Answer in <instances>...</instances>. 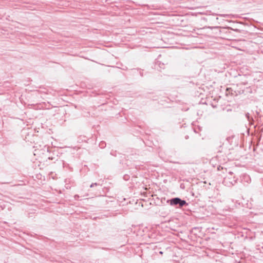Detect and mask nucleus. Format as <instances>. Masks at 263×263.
<instances>
[{
	"mask_svg": "<svg viewBox=\"0 0 263 263\" xmlns=\"http://www.w3.org/2000/svg\"><path fill=\"white\" fill-rule=\"evenodd\" d=\"M233 173L232 172H229L228 176L224 177L223 183L224 185L230 187L237 183L238 178L235 176H233Z\"/></svg>",
	"mask_w": 263,
	"mask_h": 263,
	"instance_id": "nucleus-1",
	"label": "nucleus"
},
{
	"mask_svg": "<svg viewBox=\"0 0 263 263\" xmlns=\"http://www.w3.org/2000/svg\"><path fill=\"white\" fill-rule=\"evenodd\" d=\"M167 203H170L172 206H177L178 208H182L183 206L188 205V203L184 200H182L179 197L173 198L167 200Z\"/></svg>",
	"mask_w": 263,
	"mask_h": 263,
	"instance_id": "nucleus-2",
	"label": "nucleus"
},
{
	"mask_svg": "<svg viewBox=\"0 0 263 263\" xmlns=\"http://www.w3.org/2000/svg\"><path fill=\"white\" fill-rule=\"evenodd\" d=\"M241 180L242 182H247V183H249L251 182V178L248 175L243 174L241 176Z\"/></svg>",
	"mask_w": 263,
	"mask_h": 263,
	"instance_id": "nucleus-3",
	"label": "nucleus"
},
{
	"mask_svg": "<svg viewBox=\"0 0 263 263\" xmlns=\"http://www.w3.org/2000/svg\"><path fill=\"white\" fill-rule=\"evenodd\" d=\"M246 117L247 118L250 124H253L254 120L252 117H250L249 113L246 114Z\"/></svg>",
	"mask_w": 263,
	"mask_h": 263,
	"instance_id": "nucleus-4",
	"label": "nucleus"
},
{
	"mask_svg": "<svg viewBox=\"0 0 263 263\" xmlns=\"http://www.w3.org/2000/svg\"><path fill=\"white\" fill-rule=\"evenodd\" d=\"M226 95L227 96L228 95H233V90L231 88H227L226 91Z\"/></svg>",
	"mask_w": 263,
	"mask_h": 263,
	"instance_id": "nucleus-5",
	"label": "nucleus"
},
{
	"mask_svg": "<svg viewBox=\"0 0 263 263\" xmlns=\"http://www.w3.org/2000/svg\"><path fill=\"white\" fill-rule=\"evenodd\" d=\"M105 145H106V143L105 142H103V141L101 142L99 144V146L101 148L104 147L105 146Z\"/></svg>",
	"mask_w": 263,
	"mask_h": 263,
	"instance_id": "nucleus-6",
	"label": "nucleus"
},
{
	"mask_svg": "<svg viewBox=\"0 0 263 263\" xmlns=\"http://www.w3.org/2000/svg\"><path fill=\"white\" fill-rule=\"evenodd\" d=\"M98 185V183H92V184L90 185V187H93V186H96V185Z\"/></svg>",
	"mask_w": 263,
	"mask_h": 263,
	"instance_id": "nucleus-7",
	"label": "nucleus"
},
{
	"mask_svg": "<svg viewBox=\"0 0 263 263\" xmlns=\"http://www.w3.org/2000/svg\"><path fill=\"white\" fill-rule=\"evenodd\" d=\"M79 197V195H76L74 196V199H75L76 200H78Z\"/></svg>",
	"mask_w": 263,
	"mask_h": 263,
	"instance_id": "nucleus-8",
	"label": "nucleus"
},
{
	"mask_svg": "<svg viewBox=\"0 0 263 263\" xmlns=\"http://www.w3.org/2000/svg\"><path fill=\"white\" fill-rule=\"evenodd\" d=\"M127 177H128V176H126H126H124V179H125V180H127Z\"/></svg>",
	"mask_w": 263,
	"mask_h": 263,
	"instance_id": "nucleus-9",
	"label": "nucleus"
},
{
	"mask_svg": "<svg viewBox=\"0 0 263 263\" xmlns=\"http://www.w3.org/2000/svg\"><path fill=\"white\" fill-rule=\"evenodd\" d=\"M127 177H128V176H126H126H124V179H125V180H127Z\"/></svg>",
	"mask_w": 263,
	"mask_h": 263,
	"instance_id": "nucleus-10",
	"label": "nucleus"
},
{
	"mask_svg": "<svg viewBox=\"0 0 263 263\" xmlns=\"http://www.w3.org/2000/svg\"><path fill=\"white\" fill-rule=\"evenodd\" d=\"M48 159H51V160H53V158H52V157H49L48 158Z\"/></svg>",
	"mask_w": 263,
	"mask_h": 263,
	"instance_id": "nucleus-11",
	"label": "nucleus"
},
{
	"mask_svg": "<svg viewBox=\"0 0 263 263\" xmlns=\"http://www.w3.org/2000/svg\"><path fill=\"white\" fill-rule=\"evenodd\" d=\"M159 254H163V252H162V251H160V252H159Z\"/></svg>",
	"mask_w": 263,
	"mask_h": 263,
	"instance_id": "nucleus-12",
	"label": "nucleus"
}]
</instances>
